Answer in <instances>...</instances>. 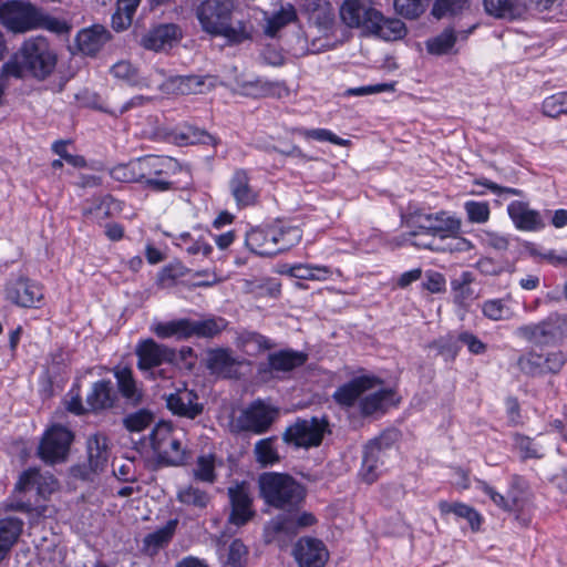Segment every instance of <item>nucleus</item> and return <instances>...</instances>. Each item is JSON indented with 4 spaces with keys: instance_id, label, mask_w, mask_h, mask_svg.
I'll return each mask as SVG.
<instances>
[{
    "instance_id": "1",
    "label": "nucleus",
    "mask_w": 567,
    "mask_h": 567,
    "mask_svg": "<svg viewBox=\"0 0 567 567\" xmlns=\"http://www.w3.org/2000/svg\"><path fill=\"white\" fill-rule=\"evenodd\" d=\"M234 10V0H203L196 7L195 14L203 31L224 37L229 44H239L251 38V29L246 21L230 24Z\"/></svg>"
},
{
    "instance_id": "2",
    "label": "nucleus",
    "mask_w": 567,
    "mask_h": 567,
    "mask_svg": "<svg viewBox=\"0 0 567 567\" xmlns=\"http://www.w3.org/2000/svg\"><path fill=\"white\" fill-rule=\"evenodd\" d=\"M8 63H13L20 71L18 79L31 76L44 81L56 68L58 54L47 38L38 35L23 41L18 52Z\"/></svg>"
},
{
    "instance_id": "3",
    "label": "nucleus",
    "mask_w": 567,
    "mask_h": 567,
    "mask_svg": "<svg viewBox=\"0 0 567 567\" xmlns=\"http://www.w3.org/2000/svg\"><path fill=\"white\" fill-rule=\"evenodd\" d=\"M258 483L265 503L278 509L292 511L306 496L305 487L288 474L264 473Z\"/></svg>"
},
{
    "instance_id": "4",
    "label": "nucleus",
    "mask_w": 567,
    "mask_h": 567,
    "mask_svg": "<svg viewBox=\"0 0 567 567\" xmlns=\"http://www.w3.org/2000/svg\"><path fill=\"white\" fill-rule=\"evenodd\" d=\"M405 224L412 229L409 233L411 237L430 236L445 239L457 237L461 231V220L445 210L425 213L416 209L405 216Z\"/></svg>"
},
{
    "instance_id": "5",
    "label": "nucleus",
    "mask_w": 567,
    "mask_h": 567,
    "mask_svg": "<svg viewBox=\"0 0 567 567\" xmlns=\"http://www.w3.org/2000/svg\"><path fill=\"white\" fill-rule=\"evenodd\" d=\"M154 456L159 465L178 466L186 461V451L173 426L168 422H159L150 435Z\"/></svg>"
},
{
    "instance_id": "6",
    "label": "nucleus",
    "mask_w": 567,
    "mask_h": 567,
    "mask_svg": "<svg viewBox=\"0 0 567 567\" xmlns=\"http://www.w3.org/2000/svg\"><path fill=\"white\" fill-rule=\"evenodd\" d=\"M137 165L141 181L153 190L177 189L176 182L171 178L172 174L181 171L177 162L159 156H147L137 158Z\"/></svg>"
},
{
    "instance_id": "7",
    "label": "nucleus",
    "mask_w": 567,
    "mask_h": 567,
    "mask_svg": "<svg viewBox=\"0 0 567 567\" xmlns=\"http://www.w3.org/2000/svg\"><path fill=\"white\" fill-rule=\"evenodd\" d=\"M327 427L328 422L324 419H297L285 430L282 440L295 447H316L321 444Z\"/></svg>"
},
{
    "instance_id": "8",
    "label": "nucleus",
    "mask_w": 567,
    "mask_h": 567,
    "mask_svg": "<svg viewBox=\"0 0 567 567\" xmlns=\"http://www.w3.org/2000/svg\"><path fill=\"white\" fill-rule=\"evenodd\" d=\"M380 18V11L370 0H343L339 7V19L347 28L360 29L368 34L375 21Z\"/></svg>"
},
{
    "instance_id": "9",
    "label": "nucleus",
    "mask_w": 567,
    "mask_h": 567,
    "mask_svg": "<svg viewBox=\"0 0 567 567\" xmlns=\"http://www.w3.org/2000/svg\"><path fill=\"white\" fill-rule=\"evenodd\" d=\"M517 334L534 343H549L567 336V316L550 313L538 323L525 324L517 329Z\"/></svg>"
},
{
    "instance_id": "10",
    "label": "nucleus",
    "mask_w": 567,
    "mask_h": 567,
    "mask_svg": "<svg viewBox=\"0 0 567 567\" xmlns=\"http://www.w3.org/2000/svg\"><path fill=\"white\" fill-rule=\"evenodd\" d=\"M38 9L30 2H6L0 11V22L14 33H24L35 29Z\"/></svg>"
},
{
    "instance_id": "11",
    "label": "nucleus",
    "mask_w": 567,
    "mask_h": 567,
    "mask_svg": "<svg viewBox=\"0 0 567 567\" xmlns=\"http://www.w3.org/2000/svg\"><path fill=\"white\" fill-rule=\"evenodd\" d=\"M73 434L61 425H53L43 435L39 445V456L48 463L62 462L66 458Z\"/></svg>"
},
{
    "instance_id": "12",
    "label": "nucleus",
    "mask_w": 567,
    "mask_h": 567,
    "mask_svg": "<svg viewBox=\"0 0 567 567\" xmlns=\"http://www.w3.org/2000/svg\"><path fill=\"white\" fill-rule=\"evenodd\" d=\"M230 504L228 523L235 526H244L256 515L252 508L254 498L247 482H236L227 488Z\"/></svg>"
},
{
    "instance_id": "13",
    "label": "nucleus",
    "mask_w": 567,
    "mask_h": 567,
    "mask_svg": "<svg viewBox=\"0 0 567 567\" xmlns=\"http://www.w3.org/2000/svg\"><path fill=\"white\" fill-rule=\"evenodd\" d=\"M278 413V409L257 400L241 412L238 425L241 430L262 434L270 429Z\"/></svg>"
},
{
    "instance_id": "14",
    "label": "nucleus",
    "mask_w": 567,
    "mask_h": 567,
    "mask_svg": "<svg viewBox=\"0 0 567 567\" xmlns=\"http://www.w3.org/2000/svg\"><path fill=\"white\" fill-rule=\"evenodd\" d=\"M135 354L137 357V368L141 371H150L163 363H173L176 360L175 349L157 343L153 339L140 341Z\"/></svg>"
},
{
    "instance_id": "15",
    "label": "nucleus",
    "mask_w": 567,
    "mask_h": 567,
    "mask_svg": "<svg viewBox=\"0 0 567 567\" xmlns=\"http://www.w3.org/2000/svg\"><path fill=\"white\" fill-rule=\"evenodd\" d=\"M43 287L28 278H19L7 287V299L24 308H39L43 301Z\"/></svg>"
},
{
    "instance_id": "16",
    "label": "nucleus",
    "mask_w": 567,
    "mask_h": 567,
    "mask_svg": "<svg viewBox=\"0 0 567 567\" xmlns=\"http://www.w3.org/2000/svg\"><path fill=\"white\" fill-rule=\"evenodd\" d=\"M182 30L175 23H163L145 32L140 44L145 50L158 52L173 48L182 39Z\"/></svg>"
},
{
    "instance_id": "17",
    "label": "nucleus",
    "mask_w": 567,
    "mask_h": 567,
    "mask_svg": "<svg viewBox=\"0 0 567 567\" xmlns=\"http://www.w3.org/2000/svg\"><path fill=\"white\" fill-rule=\"evenodd\" d=\"M293 557L299 567H324L329 553L321 540L302 537L295 545Z\"/></svg>"
},
{
    "instance_id": "18",
    "label": "nucleus",
    "mask_w": 567,
    "mask_h": 567,
    "mask_svg": "<svg viewBox=\"0 0 567 567\" xmlns=\"http://www.w3.org/2000/svg\"><path fill=\"white\" fill-rule=\"evenodd\" d=\"M167 409L175 415L194 420L204 411L198 394L194 390L178 389L174 393L165 395Z\"/></svg>"
},
{
    "instance_id": "19",
    "label": "nucleus",
    "mask_w": 567,
    "mask_h": 567,
    "mask_svg": "<svg viewBox=\"0 0 567 567\" xmlns=\"http://www.w3.org/2000/svg\"><path fill=\"white\" fill-rule=\"evenodd\" d=\"M297 534L298 528L293 515H278L264 527L265 543L276 544L280 548L288 546Z\"/></svg>"
},
{
    "instance_id": "20",
    "label": "nucleus",
    "mask_w": 567,
    "mask_h": 567,
    "mask_svg": "<svg viewBox=\"0 0 567 567\" xmlns=\"http://www.w3.org/2000/svg\"><path fill=\"white\" fill-rule=\"evenodd\" d=\"M117 392L127 405L137 406L144 399L143 385L138 383L128 367L116 365L112 369Z\"/></svg>"
},
{
    "instance_id": "21",
    "label": "nucleus",
    "mask_w": 567,
    "mask_h": 567,
    "mask_svg": "<svg viewBox=\"0 0 567 567\" xmlns=\"http://www.w3.org/2000/svg\"><path fill=\"white\" fill-rule=\"evenodd\" d=\"M507 213L519 230L536 231L545 227L540 213L532 209L525 202H512L507 207Z\"/></svg>"
},
{
    "instance_id": "22",
    "label": "nucleus",
    "mask_w": 567,
    "mask_h": 567,
    "mask_svg": "<svg viewBox=\"0 0 567 567\" xmlns=\"http://www.w3.org/2000/svg\"><path fill=\"white\" fill-rule=\"evenodd\" d=\"M277 241V229L254 228L247 233L245 244L252 252L269 257L278 254Z\"/></svg>"
},
{
    "instance_id": "23",
    "label": "nucleus",
    "mask_w": 567,
    "mask_h": 567,
    "mask_svg": "<svg viewBox=\"0 0 567 567\" xmlns=\"http://www.w3.org/2000/svg\"><path fill=\"white\" fill-rule=\"evenodd\" d=\"M229 190L238 207H247L257 203L258 193L250 185L247 171L238 168L229 179Z\"/></svg>"
},
{
    "instance_id": "24",
    "label": "nucleus",
    "mask_w": 567,
    "mask_h": 567,
    "mask_svg": "<svg viewBox=\"0 0 567 567\" xmlns=\"http://www.w3.org/2000/svg\"><path fill=\"white\" fill-rule=\"evenodd\" d=\"M204 79L198 75H176L164 80L158 89L166 95H187L202 92Z\"/></svg>"
},
{
    "instance_id": "25",
    "label": "nucleus",
    "mask_w": 567,
    "mask_h": 567,
    "mask_svg": "<svg viewBox=\"0 0 567 567\" xmlns=\"http://www.w3.org/2000/svg\"><path fill=\"white\" fill-rule=\"evenodd\" d=\"M87 462L93 472H102L110 457V441L103 433H95L86 441Z\"/></svg>"
},
{
    "instance_id": "26",
    "label": "nucleus",
    "mask_w": 567,
    "mask_h": 567,
    "mask_svg": "<svg viewBox=\"0 0 567 567\" xmlns=\"http://www.w3.org/2000/svg\"><path fill=\"white\" fill-rule=\"evenodd\" d=\"M111 39V33L103 27L95 24L78 33L79 50L85 55H95Z\"/></svg>"
},
{
    "instance_id": "27",
    "label": "nucleus",
    "mask_w": 567,
    "mask_h": 567,
    "mask_svg": "<svg viewBox=\"0 0 567 567\" xmlns=\"http://www.w3.org/2000/svg\"><path fill=\"white\" fill-rule=\"evenodd\" d=\"M378 383V379L370 377L354 378L340 386L333 394L337 403L344 406H352L357 399L365 391L371 390Z\"/></svg>"
},
{
    "instance_id": "28",
    "label": "nucleus",
    "mask_w": 567,
    "mask_h": 567,
    "mask_svg": "<svg viewBox=\"0 0 567 567\" xmlns=\"http://www.w3.org/2000/svg\"><path fill=\"white\" fill-rule=\"evenodd\" d=\"M112 75L128 85L137 86L140 89H151L153 83V76L158 74L164 76L163 70H155L154 73L148 76L141 78L137 69L127 60H121L111 68Z\"/></svg>"
},
{
    "instance_id": "29",
    "label": "nucleus",
    "mask_w": 567,
    "mask_h": 567,
    "mask_svg": "<svg viewBox=\"0 0 567 567\" xmlns=\"http://www.w3.org/2000/svg\"><path fill=\"white\" fill-rule=\"evenodd\" d=\"M24 522L16 516L0 518V563L9 555L19 540Z\"/></svg>"
},
{
    "instance_id": "30",
    "label": "nucleus",
    "mask_w": 567,
    "mask_h": 567,
    "mask_svg": "<svg viewBox=\"0 0 567 567\" xmlns=\"http://www.w3.org/2000/svg\"><path fill=\"white\" fill-rule=\"evenodd\" d=\"M302 9L320 29L330 30L336 23L334 10L328 0H303Z\"/></svg>"
},
{
    "instance_id": "31",
    "label": "nucleus",
    "mask_w": 567,
    "mask_h": 567,
    "mask_svg": "<svg viewBox=\"0 0 567 567\" xmlns=\"http://www.w3.org/2000/svg\"><path fill=\"white\" fill-rule=\"evenodd\" d=\"M386 437V434H382L380 437L372 440L365 445L361 467V475L362 478L369 484L373 483L378 477L377 470L382 447L384 445H389V443H384Z\"/></svg>"
},
{
    "instance_id": "32",
    "label": "nucleus",
    "mask_w": 567,
    "mask_h": 567,
    "mask_svg": "<svg viewBox=\"0 0 567 567\" xmlns=\"http://www.w3.org/2000/svg\"><path fill=\"white\" fill-rule=\"evenodd\" d=\"M115 401L116 393L110 380H101L93 383L92 390L86 396V403L94 412L113 408Z\"/></svg>"
},
{
    "instance_id": "33",
    "label": "nucleus",
    "mask_w": 567,
    "mask_h": 567,
    "mask_svg": "<svg viewBox=\"0 0 567 567\" xmlns=\"http://www.w3.org/2000/svg\"><path fill=\"white\" fill-rule=\"evenodd\" d=\"M238 361L228 349H214L207 352L206 367L212 373L223 378H231Z\"/></svg>"
},
{
    "instance_id": "34",
    "label": "nucleus",
    "mask_w": 567,
    "mask_h": 567,
    "mask_svg": "<svg viewBox=\"0 0 567 567\" xmlns=\"http://www.w3.org/2000/svg\"><path fill=\"white\" fill-rule=\"evenodd\" d=\"M308 357L303 352L293 350H280L268 355V364L271 371L290 372L303 365Z\"/></svg>"
},
{
    "instance_id": "35",
    "label": "nucleus",
    "mask_w": 567,
    "mask_h": 567,
    "mask_svg": "<svg viewBox=\"0 0 567 567\" xmlns=\"http://www.w3.org/2000/svg\"><path fill=\"white\" fill-rule=\"evenodd\" d=\"M368 34L379 37L385 41H396L405 37L406 27L403 21L396 18H385L380 11V18Z\"/></svg>"
},
{
    "instance_id": "36",
    "label": "nucleus",
    "mask_w": 567,
    "mask_h": 567,
    "mask_svg": "<svg viewBox=\"0 0 567 567\" xmlns=\"http://www.w3.org/2000/svg\"><path fill=\"white\" fill-rule=\"evenodd\" d=\"M284 274L302 280L324 281L328 280L334 271L327 266L298 264L290 266ZM338 276H341L339 269L336 270Z\"/></svg>"
},
{
    "instance_id": "37",
    "label": "nucleus",
    "mask_w": 567,
    "mask_h": 567,
    "mask_svg": "<svg viewBox=\"0 0 567 567\" xmlns=\"http://www.w3.org/2000/svg\"><path fill=\"white\" fill-rule=\"evenodd\" d=\"M227 321L221 317H210L204 320L189 319V338H215L227 328Z\"/></svg>"
},
{
    "instance_id": "38",
    "label": "nucleus",
    "mask_w": 567,
    "mask_h": 567,
    "mask_svg": "<svg viewBox=\"0 0 567 567\" xmlns=\"http://www.w3.org/2000/svg\"><path fill=\"white\" fill-rule=\"evenodd\" d=\"M177 524V519H171L163 527L146 535L143 540L144 549L151 555H155L171 542L176 532Z\"/></svg>"
},
{
    "instance_id": "39",
    "label": "nucleus",
    "mask_w": 567,
    "mask_h": 567,
    "mask_svg": "<svg viewBox=\"0 0 567 567\" xmlns=\"http://www.w3.org/2000/svg\"><path fill=\"white\" fill-rule=\"evenodd\" d=\"M151 330L161 339H189V319L183 318L167 322H157L152 326Z\"/></svg>"
},
{
    "instance_id": "40",
    "label": "nucleus",
    "mask_w": 567,
    "mask_h": 567,
    "mask_svg": "<svg viewBox=\"0 0 567 567\" xmlns=\"http://www.w3.org/2000/svg\"><path fill=\"white\" fill-rule=\"evenodd\" d=\"M237 346L246 353L255 354L275 348L276 343L259 332L244 330L237 337Z\"/></svg>"
},
{
    "instance_id": "41",
    "label": "nucleus",
    "mask_w": 567,
    "mask_h": 567,
    "mask_svg": "<svg viewBox=\"0 0 567 567\" xmlns=\"http://www.w3.org/2000/svg\"><path fill=\"white\" fill-rule=\"evenodd\" d=\"M394 404V392L384 389L363 398L360 402V409L363 415H371L379 411L383 412Z\"/></svg>"
},
{
    "instance_id": "42",
    "label": "nucleus",
    "mask_w": 567,
    "mask_h": 567,
    "mask_svg": "<svg viewBox=\"0 0 567 567\" xmlns=\"http://www.w3.org/2000/svg\"><path fill=\"white\" fill-rule=\"evenodd\" d=\"M176 497L183 505L199 511L205 509L212 501L210 495L206 491L194 485L181 487Z\"/></svg>"
},
{
    "instance_id": "43",
    "label": "nucleus",
    "mask_w": 567,
    "mask_h": 567,
    "mask_svg": "<svg viewBox=\"0 0 567 567\" xmlns=\"http://www.w3.org/2000/svg\"><path fill=\"white\" fill-rule=\"evenodd\" d=\"M456 41V32L453 29H445L440 34L426 40V51L433 55L449 54L453 52Z\"/></svg>"
},
{
    "instance_id": "44",
    "label": "nucleus",
    "mask_w": 567,
    "mask_h": 567,
    "mask_svg": "<svg viewBox=\"0 0 567 567\" xmlns=\"http://www.w3.org/2000/svg\"><path fill=\"white\" fill-rule=\"evenodd\" d=\"M482 489L489 496L493 503L507 512H523L526 506V502L516 495L508 494L504 496L497 493L493 487H491L485 482H478Z\"/></svg>"
},
{
    "instance_id": "45",
    "label": "nucleus",
    "mask_w": 567,
    "mask_h": 567,
    "mask_svg": "<svg viewBox=\"0 0 567 567\" xmlns=\"http://www.w3.org/2000/svg\"><path fill=\"white\" fill-rule=\"evenodd\" d=\"M439 508L442 514L453 513L458 517L465 518L473 530H478L482 522L481 515L471 506L463 503H449L442 501L439 503Z\"/></svg>"
},
{
    "instance_id": "46",
    "label": "nucleus",
    "mask_w": 567,
    "mask_h": 567,
    "mask_svg": "<svg viewBox=\"0 0 567 567\" xmlns=\"http://www.w3.org/2000/svg\"><path fill=\"white\" fill-rule=\"evenodd\" d=\"M474 281V276L470 271H464L457 279L452 281V289L454 291V301L464 306L474 298V290L471 285Z\"/></svg>"
},
{
    "instance_id": "47",
    "label": "nucleus",
    "mask_w": 567,
    "mask_h": 567,
    "mask_svg": "<svg viewBox=\"0 0 567 567\" xmlns=\"http://www.w3.org/2000/svg\"><path fill=\"white\" fill-rule=\"evenodd\" d=\"M276 437H267L255 444L254 453L256 461L262 466L274 465L279 462L280 457L275 447Z\"/></svg>"
},
{
    "instance_id": "48",
    "label": "nucleus",
    "mask_w": 567,
    "mask_h": 567,
    "mask_svg": "<svg viewBox=\"0 0 567 567\" xmlns=\"http://www.w3.org/2000/svg\"><path fill=\"white\" fill-rule=\"evenodd\" d=\"M484 10L497 19H514L517 7L514 0H483Z\"/></svg>"
},
{
    "instance_id": "49",
    "label": "nucleus",
    "mask_w": 567,
    "mask_h": 567,
    "mask_svg": "<svg viewBox=\"0 0 567 567\" xmlns=\"http://www.w3.org/2000/svg\"><path fill=\"white\" fill-rule=\"evenodd\" d=\"M193 476L196 481L203 483H215L217 478L215 473V456L212 454L199 456L193 468Z\"/></svg>"
},
{
    "instance_id": "50",
    "label": "nucleus",
    "mask_w": 567,
    "mask_h": 567,
    "mask_svg": "<svg viewBox=\"0 0 567 567\" xmlns=\"http://www.w3.org/2000/svg\"><path fill=\"white\" fill-rule=\"evenodd\" d=\"M20 493H16L13 491L12 495L6 499L1 506L0 509L4 513L7 512H22L30 514L32 516H42L45 512L44 506H32L29 502H24L19 497Z\"/></svg>"
},
{
    "instance_id": "51",
    "label": "nucleus",
    "mask_w": 567,
    "mask_h": 567,
    "mask_svg": "<svg viewBox=\"0 0 567 567\" xmlns=\"http://www.w3.org/2000/svg\"><path fill=\"white\" fill-rule=\"evenodd\" d=\"M255 89L256 96L262 97H276L282 99L287 97L290 94L289 89L286 86L284 82H270V81H261L257 80L249 84Z\"/></svg>"
},
{
    "instance_id": "52",
    "label": "nucleus",
    "mask_w": 567,
    "mask_h": 567,
    "mask_svg": "<svg viewBox=\"0 0 567 567\" xmlns=\"http://www.w3.org/2000/svg\"><path fill=\"white\" fill-rule=\"evenodd\" d=\"M297 18L296 10L292 6L281 8L271 18L267 20L265 32L269 37H275L280 29Z\"/></svg>"
},
{
    "instance_id": "53",
    "label": "nucleus",
    "mask_w": 567,
    "mask_h": 567,
    "mask_svg": "<svg viewBox=\"0 0 567 567\" xmlns=\"http://www.w3.org/2000/svg\"><path fill=\"white\" fill-rule=\"evenodd\" d=\"M154 422V414L146 409L127 414L123 419L124 427L130 432H141Z\"/></svg>"
},
{
    "instance_id": "54",
    "label": "nucleus",
    "mask_w": 567,
    "mask_h": 567,
    "mask_svg": "<svg viewBox=\"0 0 567 567\" xmlns=\"http://www.w3.org/2000/svg\"><path fill=\"white\" fill-rule=\"evenodd\" d=\"M542 111L548 117L567 115V92H559L546 97L543 101Z\"/></svg>"
},
{
    "instance_id": "55",
    "label": "nucleus",
    "mask_w": 567,
    "mask_h": 567,
    "mask_svg": "<svg viewBox=\"0 0 567 567\" xmlns=\"http://www.w3.org/2000/svg\"><path fill=\"white\" fill-rule=\"evenodd\" d=\"M468 6V0H436L432 8V14L442 19L461 13Z\"/></svg>"
},
{
    "instance_id": "56",
    "label": "nucleus",
    "mask_w": 567,
    "mask_h": 567,
    "mask_svg": "<svg viewBox=\"0 0 567 567\" xmlns=\"http://www.w3.org/2000/svg\"><path fill=\"white\" fill-rule=\"evenodd\" d=\"M427 4L429 0H394L395 11L406 19L419 18Z\"/></svg>"
},
{
    "instance_id": "57",
    "label": "nucleus",
    "mask_w": 567,
    "mask_h": 567,
    "mask_svg": "<svg viewBox=\"0 0 567 567\" xmlns=\"http://www.w3.org/2000/svg\"><path fill=\"white\" fill-rule=\"evenodd\" d=\"M517 365L519 370L532 377L544 374L543 354L529 352L518 358Z\"/></svg>"
},
{
    "instance_id": "58",
    "label": "nucleus",
    "mask_w": 567,
    "mask_h": 567,
    "mask_svg": "<svg viewBox=\"0 0 567 567\" xmlns=\"http://www.w3.org/2000/svg\"><path fill=\"white\" fill-rule=\"evenodd\" d=\"M137 167V159L131 161L127 164H120L111 169V176L115 181L123 183L142 182Z\"/></svg>"
},
{
    "instance_id": "59",
    "label": "nucleus",
    "mask_w": 567,
    "mask_h": 567,
    "mask_svg": "<svg viewBox=\"0 0 567 567\" xmlns=\"http://www.w3.org/2000/svg\"><path fill=\"white\" fill-rule=\"evenodd\" d=\"M248 548L239 539H235L228 548L227 567H245L247 564Z\"/></svg>"
},
{
    "instance_id": "60",
    "label": "nucleus",
    "mask_w": 567,
    "mask_h": 567,
    "mask_svg": "<svg viewBox=\"0 0 567 567\" xmlns=\"http://www.w3.org/2000/svg\"><path fill=\"white\" fill-rule=\"evenodd\" d=\"M43 28L55 33H65L69 31V25L65 21L51 17L38 9L35 29Z\"/></svg>"
},
{
    "instance_id": "61",
    "label": "nucleus",
    "mask_w": 567,
    "mask_h": 567,
    "mask_svg": "<svg viewBox=\"0 0 567 567\" xmlns=\"http://www.w3.org/2000/svg\"><path fill=\"white\" fill-rule=\"evenodd\" d=\"M300 133L306 138H312L320 142H330L339 146H349L351 143L349 140L341 138L326 128L301 130Z\"/></svg>"
},
{
    "instance_id": "62",
    "label": "nucleus",
    "mask_w": 567,
    "mask_h": 567,
    "mask_svg": "<svg viewBox=\"0 0 567 567\" xmlns=\"http://www.w3.org/2000/svg\"><path fill=\"white\" fill-rule=\"evenodd\" d=\"M301 230L298 227H288L285 229L277 230V241L278 254L286 251L298 244L301 239Z\"/></svg>"
},
{
    "instance_id": "63",
    "label": "nucleus",
    "mask_w": 567,
    "mask_h": 567,
    "mask_svg": "<svg viewBox=\"0 0 567 567\" xmlns=\"http://www.w3.org/2000/svg\"><path fill=\"white\" fill-rule=\"evenodd\" d=\"M183 138L186 140L189 144H204L213 146L218 144V140L215 136L195 126L187 127L186 132L183 134Z\"/></svg>"
},
{
    "instance_id": "64",
    "label": "nucleus",
    "mask_w": 567,
    "mask_h": 567,
    "mask_svg": "<svg viewBox=\"0 0 567 567\" xmlns=\"http://www.w3.org/2000/svg\"><path fill=\"white\" fill-rule=\"evenodd\" d=\"M465 210L468 216V220L472 223H486L489 218V206L487 203L481 202H467L465 203Z\"/></svg>"
}]
</instances>
